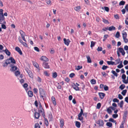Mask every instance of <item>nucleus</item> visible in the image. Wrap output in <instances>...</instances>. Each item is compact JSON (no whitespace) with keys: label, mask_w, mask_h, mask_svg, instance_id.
<instances>
[{"label":"nucleus","mask_w":128,"mask_h":128,"mask_svg":"<svg viewBox=\"0 0 128 128\" xmlns=\"http://www.w3.org/2000/svg\"><path fill=\"white\" fill-rule=\"evenodd\" d=\"M122 36L124 42L125 43H127L128 42V40L126 38L127 36V34L126 32H123L122 33Z\"/></svg>","instance_id":"obj_1"},{"label":"nucleus","mask_w":128,"mask_h":128,"mask_svg":"<svg viewBox=\"0 0 128 128\" xmlns=\"http://www.w3.org/2000/svg\"><path fill=\"white\" fill-rule=\"evenodd\" d=\"M10 60L11 62L13 64H15L16 63V61L14 58L12 57H10L8 60H7L5 62V63L6 64V66H7L8 64H10V62H8V60Z\"/></svg>","instance_id":"obj_2"},{"label":"nucleus","mask_w":128,"mask_h":128,"mask_svg":"<svg viewBox=\"0 0 128 128\" xmlns=\"http://www.w3.org/2000/svg\"><path fill=\"white\" fill-rule=\"evenodd\" d=\"M96 123L98 124L100 126H104V123L103 121L102 120L99 119L96 122Z\"/></svg>","instance_id":"obj_3"},{"label":"nucleus","mask_w":128,"mask_h":128,"mask_svg":"<svg viewBox=\"0 0 128 128\" xmlns=\"http://www.w3.org/2000/svg\"><path fill=\"white\" fill-rule=\"evenodd\" d=\"M10 66L11 67L10 70L13 72H15L16 70H18V69L17 68L14 66V64H11L10 65Z\"/></svg>","instance_id":"obj_4"},{"label":"nucleus","mask_w":128,"mask_h":128,"mask_svg":"<svg viewBox=\"0 0 128 128\" xmlns=\"http://www.w3.org/2000/svg\"><path fill=\"white\" fill-rule=\"evenodd\" d=\"M39 90L40 97L44 99L43 97L44 96L45 94L43 90L41 88H40L39 89Z\"/></svg>","instance_id":"obj_5"},{"label":"nucleus","mask_w":128,"mask_h":128,"mask_svg":"<svg viewBox=\"0 0 128 128\" xmlns=\"http://www.w3.org/2000/svg\"><path fill=\"white\" fill-rule=\"evenodd\" d=\"M4 16H0V24H6V22Z\"/></svg>","instance_id":"obj_6"},{"label":"nucleus","mask_w":128,"mask_h":128,"mask_svg":"<svg viewBox=\"0 0 128 128\" xmlns=\"http://www.w3.org/2000/svg\"><path fill=\"white\" fill-rule=\"evenodd\" d=\"M63 41L64 44L67 46H68L69 44L70 41L69 39H66L65 38L63 39Z\"/></svg>","instance_id":"obj_7"},{"label":"nucleus","mask_w":128,"mask_h":128,"mask_svg":"<svg viewBox=\"0 0 128 128\" xmlns=\"http://www.w3.org/2000/svg\"><path fill=\"white\" fill-rule=\"evenodd\" d=\"M42 66L45 68L49 69L50 68L48 63L45 62H44L43 63Z\"/></svg>","instance_id":"obj_8"},{"label":"nucleus","mask_w":128,"mask_h":128,"mask_svg":"<svg viewBox=\"0 0 128 128\" xmlns=\"http://www.w3.org/2000/svg\"><path fill=\"white\" fill-rule=\"evenodd\" d=\"M32 63L34 66L36 67V68L40 70V67L38 64L36 62L34 61H32Z\"/></svg>","instance_id":"obj_9"},{"label":"nucleus","mask_w":128,"mask_h":128,"mask_svg":"<svg viewBox=\"0 0 128 128\" xmlns=\"http://www.w3.org/2000/svg\"><path fill=\"white\" fill-rule=\"evenodd\" d=\"M118 50L119 52H121L122 55L124 56L125 52L122 48H118Z\"/></svg>","instance_id":"obj_10"},{"label":"nucleus","mask_w":128,"mask_h":128,"mask_svg":"<svg viewBox=\"0 0 128 128\" xmlns=\"http://www.w3.org/2000/svg\"><path fill=\"white\" fill-rule=\"evenodd\" d=\"M41 60L45 62H48V59L45 56H42L40 58Z\"/></svg>","instance_id":"obj_11"},{"label":"nucleus","mask_w":128,"mask_h":128,"mask_svg":"<svg viewBox=\"0 0 128 128\" xmlns=\"http://www.w3.org/2000/svg\"><path fill=\"white\" fill-rule=\"evenodd\" d=\"M60 120V126L62 128L64 125V120L63 119H61Z\"/></svg>","instance_id":"obj_12"},{"label":"nucleus","mask_w":128,"mask_h":128,"mask_svg":"<svg viewBox=\"0 0 128 128\" xmlns=\"http://www.w3.org/2000/svg\"><path fill=\"white\" fill-rule=\"evenodd\" d=\"M15 49L18 52L20 55H21L22 54V52L20 49L19 47L18 46L16 47Z\"/></svg>","instance_id":"obj_13"},{"label":"nucleus","mask_w":128,"mask_h":128,"mask_svg":"<svg viewBox=\"0 0 128 128\" xmlns=\"http://www.w3.org/2000/svg\"><path fill=\"white\" fill-rule=\"evenodd\" d=\"M27 72L30 77L32 78H33L34 77L33 74L31 71L30 70H28L27 71Z\"/></svg>","instance_id":"obj_14"},{"label":"nucleus","mask_w":128,"mask_h":128,"mask_svg":"<svg viewBox=\"0 0 128 128\" xmlns=\"http://www.w3.org/2000/svg\"><path fill=\"white\" fill-rule=\"evenodd\" d=\"M73 88L76 90H79V88L74 84L72 86Z\"/></svg>","instance_id":"obj_15"},{"label":"nucleus","mask_w":128,"mask_h":128,"mask_svg":"<svg viewBox=\"0 0 128 128\" xmlns=\"http://www.w3.org/2000/svg\"><path fill=\"white\" fill-rule=\"evenodd\" d=\"M40 113L38 112H35L34 113V117L35 118L38 119L39 118L40 114Z\"/></svg>","instance_id":"obj_16"},{"label":"nucleus","mask_w":128,"mask_h":128,"mask_svg":"<svg viewBox=\"0 0 128 128\" xmlns=\"http://www.w3.org/2000/svg\"><path fill=\"white\" fill-rule=\"evenodd\" d=\"M3 51L5 52L6 54L8 56H10V53L8 49L6 48L5 50H4Z\"/></svg>","instance_id":"obj_17"},{"label":"nucleus","mask_w":128,"mask_h":128,"mask_svg":"<svg viewBox=\"0 0 128 128\" xmlns=\"http://www.w3.org/2000/svg\"><path fill=\"white\" fill-rule=\"evenodd\" d=\"M55 106L56 104V100L54 96H52L51 98Z\"/></svg>","instance_id":"obj_18"},{"label":"nucleus","mask_w":128,"mask_h":128,"mask_svg":"<svg viewBox=\"0 0 128 128\" xmlns=\"http://www.w3.org/2000/svg\"><path fill=\"white\" fill-rule=\"evenodd\" d=\"M116 29L115 27L114 26H111L108 27V30L110 31L114 30Z\"/></svg>","instance_id":"obj_19"},{"label":"nucleus","mask_w":128,"mask_h":128,"mask_svg":"<svg viewBox=\"0 0 128 128\" xmlns=\"http://www.w3.org/2000/svg\"><path fill=\"white\" fill-rule=\"evenodd\" d=\"M99 95L100 96V98L102 99H103L104 96H105V94L103 93L100 92L99 93Z\"/></svg>","instance_id":"obj_20"},{"label":"nucleus","mask_w":128,"mask_h":128,"mask_svg":"<svg viewBox=\"0 0 128 128\" xmlns=\"http://www.w3.org/2000/svg\"><path fill=\"white\" fill-rule=\"evenodd\" d=\"M80 122L77 121L76 122L75 125L78 128H80Z\"/></svg>","instance_id":"obj_21"},{"label":"nucleus","mask_w":128,"mask_h":128,"mask_svg":"<svg viewBox=\"0 0 128 128\" xmlns=\"http://www.w3.org/2000/svg\"><path fill=\"white\" fill-rule=\"evenodd\" d=\"M20 34L22 37L25 36H26V34L25 32L22 30H20Z\"/></svg>","instance_id":"obj_22"},{"label":"nucleus","mask_w":128,"mask_h":128,"mask_svg":"<svg viewBox=\"0 0 128 128\" xmlns=\"http://www.w3.org/2000/svg\"><path fill=\"white\" fill-rule=\"evenodd\" d=\"M14 72L15 75L16 76H18L19 75H20V72L19 71L18 69L16 71H15Z\"/></svg>","instance_id":"obj_23"},{"label":"nucleus","mask_w":128,"mask_h":128,"mask_svg":"<svg viewBox=\"0 0 128 128\" xmlns=\"http://www.w3.org/2000/svg\"><path fill=\"white\" fill-rule=\"evenodd\" d=\"M28 94L29 97H31L33 95V92L31 91H29L28 92Z\"/></svg>","instance_id":"obj_24"},{"label":"nucleus","mask_w":128,"mask_h":128,"mask_svg":"<svg viewBox=\"0 0 128 128\" xmlns=\"http://www.w3.org/2000/svg\"><path fill=\"white\" fill-rule=\"evenodd\" d=\"M124 104V102L123 100H122L120 103L118 104V105L120 106V108H122L123 107Z\"/></svg>","instance_id":"obj_25"},{"label":"nucleus","mask_w":128,"mask_h":128,"mask_svg":"<svg viewBox=\"0 0 128 128\" xmlns=\"http://www.w3.org/2000/svg\"><path fill=\"white\" fill-rule=\"evenodd\" d=\"M82 115L78 114V120H80V121H82L83 118L82 116Z\"/></svg>","instance_id":"obj_26"},{"label":"nucleus","mask_w":128,"mask_h":128,"mask_svg":"<svg viewBox=\"0 0 128 128\" xmlns=\"http://www.w3.org/2000/svg\"><path fill=\"white\" fill-rule=\"evenodd\" d=\"M87 59V62L88 63H91L92 62V61L90 56H86Z\"/></svg>","instance_id":"obj_27"},{"label":"nucleus","mask_w":128,"mask_h":128,"mask_svg":"<svg viewBox=\"0 0 128 128\" xmlns=\"http://www.w3.org/2000/svg\"><path fill=\"white\" fill-rule=\"evenodd\" d=\"M74 10L77 11L79 12L81 8L80 6H78L75 7L74 8Z\"/></svg>","instance_id":"obj_28"},{"label":"nucleus","mask_w":128,"mask_h":128,"mask_svg":"<svg viewBox=\"0 0 128 128\" xmlns=\"http://www.w3.org/2000/svg\"><path fill=\"white\" fill-rule=\"evenodd\" d=\"M106 125L107 126L109 127H112V123L108 122L106 124Z\"/></svg>","instance_id":"obj_29"},{"label":"nucleus","mask_w":128,"mask_h":128,"mask_svg":"<svg viewBox=\"0 0 128 128\" xmlns=\"http://www.w3.org/2000/svg\"><path fill=\"white\" fill-rule=\"evenodd\" d=\"M44 120V123L46 126H48V125L49 123L48 121L46 118H45Z\"/></svg>","instance_id":"obj_30"},{"label":"nucleus","mask_w":128,"mask_h":128,"mask_svg":"<svg viewBox=\"0 0 128 128\" xmlns=\"http://www.w3.org/2000/svg\"><path fill=\"white\" fill-rule=\"evenodd\" d=\"M57 73L56 72L53 73L52 75V78H56L57 77Z\"/></svg>","instance_id":"obj_31"},{"label":"nucleus","mask_w":128,"mask_h":128,"mask_svg":"<svg viewBox=\"0 0 128 128\" xmlns=\"http://www.w3.org/2000/svg\"><path fill=\"white\" fill-rule=\"evenodd\" d=\"M120 34L119 32H117L115 36L116 37V38H118L120 37Z\"/></svg>","instance_id":"obj_32"},{"label":"nucleus","mask_w":128,"mask_h":128,"mask_svg":"<svg viewBox=\"0 0 128 128\" xmlns=\"http://www.w3.org/2000/svg\"><path fill=\"white\" fill-rule=\"evenodd\" d=\"M107 62L108 65H113L114 64V62L110 61H107Z\"/></svg>","instance_id":"obj_33"},{"label":"nucleus","mask_w":128,"mask_h":128,"mask_svg":"<svg viewBox=\"0 0 128 128\" xmlns=\"http://www.w3.org/2000/svg\"><path fill=\"white\" fill-rule=\"evenodd\" d=\"M102 21L103 22H104V23L106 24H108L109 23V22L108 21V20L105 19L104 18H102Z\"/></svg>","instance_id":"obj_34"},{"label":"nucleus","mask_w":128,"mask_h":128,"mask_svg":"<svg viewBox=\"0 0 128 128\" xmlns=\"http://www.w3.org/2000/svg\"><path fill=\"white\" fill-rule=\"evenodd\" d=\"M127 90H123L122 92V94L124 96Z\"/></svg>","instance_id":"obj_35"},{"label":"nucleus","mask_w":128,"mask_h":128,"mask_svg":"<svg viewBox=\"0 0 128 128\" xmlns=\"http://www.w3.org/2000/svg\"><path fill=\"white\" fill-rule=\"evenodd\" d=\"M90 82L92 84H96V81L95 80L92 79L91 80Z\"/></svg>","instance_id":"obj_36"},{"label":"nucleus","mask_w":128,"mask_h":128,"mask_svg":"<svg viewBox=\"0 0 128 128\" xmlns=\"http://www.w3.org/2000/svg\"><path fill=\"white\" fill-rule=\"evenodd\" d=\"M107 111L109 114H110L112 112V110H110V108L109 107L107 109Z\"/></svg>","instance_id":"obj_37"},{"label":"nucleus","mask_w":128,"mask_h":128,"mask_svg":"<svg viewBox=\"0 0 128 128\" xmlns=\"http://www.w3.org/2000/svg\"><path fill=\"white\" fill-rule=\"evenodd\" d=\"M95 42H94L92 41L91 42L90 47L92 48L95 45Z\"/></svg>","instance_id":"obj_38"},{"label":"nucleus","mask_w":128,"mask_h":128,"mask_svg":"<svg viewBox=\"0 0 128 128\" xmlns=\"http://www.w3.org/2000/svg\"><path fill=\"white\" fill-rule=\"evenodd\" d=\"M111 72L115 76L117 77L118 76V74L114 70H112L111 71Z\"/></svg>","instance_id":"obj_39"},{"label":"nucleus","mask_w":128,"mask_h":128,"mask_svg":"<svg viewBox=\"0 0 128 128\" xmlns=\"http://www.w3.org/2000/svg\"><path fill=\"white\" fill-rule=\"evenodd\" d=\"M125 86L124 84H121L119 87V88L121 90L123 89L125 87Z\"/></svg>","instance_id":"obj_40"},{"label":"nucleus","mask_w":128,"mask_h":128,"mask_svg":"<svg viewBox=\"0 0 128 128\" xmlns=\"http://www.w3.org/2000/svg\"><path fill=\"white\" fill-rule=\"evenodd\" d=\"M38 111V112L40 113H42L44 111V110L42 108V109L41 108H39Z\"/></svg>","instance_id":"obj_41"},{"label":"nucleus","mask_w":128,"mask_h":128,"mask_svg":"<svg viewBox=\"0 0 128 128\" xmlns=\"http://www.w3.org/2000/svg\"><path fill=\"white\" fill-rule=\"evenodd\" d=\"M125 4V2L124 1H120L119 4V5L120 6L123 5Z\"/></svg>","instance_id":"obj_42"},{"label":"nucleus","mask_w":128,"mask_h":128,"mask_svg":"<svg viewBox=\"0 0 128 128\" xmlns=\"http://www.w3.org/2000/svg\"><path fill=\"white\" fill-rule=\"evenodd\" d=\"M108 67L107 66H106L104 65L102 66V69L103 70H105L106 69V68H108Z\"/></svg>","instance_id":"obj_43"},{"label":"nucleus","mask_w":128,"mask_h":128,"mask_svg":"<svg viewBox=\"0 0 128 128\" xmlns=\"http://www.w3.org/2000/svg\"><path fill=\"white\" fill-rule=\"evenodd\" d=\"M44 75L46 76H50V74L48 73L47 71H44Z\"/></svg>","instance_id":"obj_44"},{"label":"nucleus","mask_w":128,"mask_h":128,"mask_svg":"<svg viewBox=\"0 0 128 128\" xmlns=\"http://www.w3.org/2000/svg\"><path fill=\"white\" fill-rule=\"evenodd\" d=\"M3 12V10L2 9H0V16H4Z\"/></svg>","instance_id":"obj_45"},{"label":"nucleus","mask_w":128,"mask_h":128,"mask_svg":"<svg viewBox=\"0 0 128 128\" xmlns=\"http://www.w3.org/2000/svg\"><path fill=\"white\" fill-rule=\"evenodd\" d=\"M82 68V66H78L77 67V68H76V69L77 70H79Z\"/></svg>","instance_id":"obj_46"},{"label":"nucleus","mask_w":128,"mask_h":128,"mask_svg":"<svg viewBox=\"0 0 128 128\" xmlns=\"http://www.w3.org/2000/svg\"><path fill=\"white\" fill-rule=\"evenodd\" d=\"M46 2L47 4L48 5H51V2L50 0H46Z\"/></svg>","instance_id":"obj_47"},{"label":"nucleus","mask_w":128,"mask_h":128,"mask_svg":"<svg viewBox=\"0 0 128 128\" xmlns=\"http://www.w3.org/2000/svg\"><path fill=\"white\" fill-rule=\"evenodd\" d=\"M127 115V112H125L124 114V116L123 117V119H125L126 118Z\"/></svg>","instance_id":"obj_48"},{"label":"nucleus","mask_w":128,"mask_h":128,"mask_svg":"<svg viewBox=\"0 0 128 128\" xmlns=\"http://www.w3.org/2000/svg\"><path fill=\"white\" fill-rule=\"evenodd\" d=\"M2 24L1 25L2 28L6 29V25L4 24Z\"/></svg>","instance_id":"obj_49"},{"label":"nucleus","mask_w":128,"mask_h":128,"mask_svg":"<svg viewBox=\"0 0 128 128\" xmlns=\"http://www.w3.org/2000/svg\"><path fill=\"white\" fill-rule=\"evenodd\" d=\"M101 106V104L100 103H98L97 105L96 108L97 109H100Z\"/></svg>","instance_id":"obj_50"},{"label":"nucleus","mask_w":128,"mask_h":128,"mask_svg":"<svg viewBox=\"0 0 128 128\" xmlns=\"http://www.w3.org/2000/svg\"><path fill=\"white\" fill-rule=\"evenodd\" d=\"M35 128H40V126L38 123L36 124L35 125Z\"/></svg>","instance_id":"obj_51"},{"label":"nucleus","mask_w":128,"mask_h":128,"mask_svg":"<svg viewBox=\"0 0 128 128\" xmlns=\"http://www.w3.org/2000/svg\"><path fill=\"white\" fill-rule=\"evenodd\" d=\"M104 88L105 91H107L108 90V88L107 86L105 85L104 87Z\"/></svg>","instance_id":"obj_52"},{"label":"nucleus","mask_w":128,"mask_h":128,"mask_svg":"<svg viewBox=\"0 0 128 128\" xmlns=\"http://www.w3.org/2000/svg\"><path fill=\"white\" fill-rule=\"evenodd\" d=\"M33 91L34 94H36L38 92V90L37 88H34L33 89Z\"/></svg>","instance_id":"obj_53"},{"label":"nucleus","mask_w":128,"mask_h":128,"mask_svg":"<svg viewBox=\"0 0 128 128\" xmlns=\"http://www.w3.org/2000/svg\"><path fill=\"white\" fill-rule=\"evenodd\" d=\"M104 10L106 11L107 12H108L109 11V8L108 7L106 6H104Z\"/></svg>","instance_id":"obj_54"},{"label":"nucleus","mask_w":128,"mask_h":128,"mask_svg":"<svg viewBox=\"0 0 128 128\" xmlns=\"http://www.w3.org/2000/svg\"><path fill=\"white\" fill-rule=\"evenodd\" d=\"M48 118L50 119V120H52V114H49L48 115Z\"/></svg>","instance_id":"obj_55"},{"label":"nucleus","mask_w":128,"mask_h":128,"mask_svg":"<svg viewBox=\"0 0 128 128\" xmlns=\"http://www.w3.org/2000/svg\"><path fill=\"white\" fill-rule=\"evenodd\" d=\"M102 47H98L97 49V50L98 51H100L102 50Z\"/></svg>","instance_id":"obj_56"},{"label":"nucleus","mask_w":128,"mask_h":128,"mask_svg":"<svg viewBox=\"0 0 128 128\" xmlns=\"http://www.w3.org/2000/svg\"><path fill=\"white\" fill-rule=\"evenodd\" d=\"M113 101L114 102H119V100L116 98H114L113 99Z\"/></svg>","instance_id":"obj_57"},{"label":"nucleus","mask_w":128,"mask_h":128,"mask_svg":"<svg viewBox=\"0 0 128 128\" xmlns=\"http://www.w3.org/2000/svg\"><path fill=\"white\" fill-rule=\"evenodd\" d=\"M118 98L120 100H122L123 98L122 96L120 94H119L118 96Z\"/></svg>","instance_id":"obj_58"},{"label":"nucleus","mask_w":128,"mask_h":128,"mask_svg":"<svg viewBox=\"0 0 128 128\" xmlns=\"http://www.w3.org/2000/svg\"><path fill=\"white\" fill-rule=\"evenodd\" d=\"M28 86V84L26 83H25L23 85V87L25 89H26V88Z\"/></svg>","instance_id":"obj_59"},{"label":"nucleus","mask_w":128,"mask_h":128,"mask_svg":"<svg viewBox=\"0 0 128 128\" xmlns=\"http://www.w3.org/2000/svg\"><path fill=\"white\" fill-rule=\"evenodd\" d=\"M123 66L122 64H120L117 66V67L118 68H121Z\"/></svg>","instance_id":"obj_60"},{"label":"nucleus","mask_w":128,"mask_h":128,"mask_svg":"<svg viewBox=\"0 0 128 128\" xmlns=\"http://www.w3.org/2000/svg\"><path fill=\"white\" fill-rule=\"evenodd\" d=\"M118 115L117 114H114L112 115V117L114 118H116L118 117Z\"/></svg>","instance_id":"obj_61"},{"label":"nucleus","mask_w":128,"mask_h":128,"mask_svg":"<svg viewBox=\"0 0 128 128\" xmlns=\"http://www.w3.org/2000/svg\"><path fill=\"white\" fill-rule=\"evenodd\" d=\"M75 76V74L74 73H72L70 74L69 75L70 77L71 78H72Z\"/></svg>","instance_id":"obj_62"},{"label":"nucleus","mask_w":128,"mask_h":128,"mask_svg":"<svg viewBox=\"0 0 128 128\" xmlns=\"http://www.w3.org/2000/svg\"><path fill=\"white\" fill-rule=\"evenodd\" d=\"M124 122H122L121 124L120 125V128H124Z\"/></svg>","instance_id":"obj_63"},{"label":"nucleus","mask_w":128,"mask_h":128,"mask_svg":"<svg viewBox=\"0 0 128 128\" xmlns=\"http://www.w3.org/2000/svg\"><path fill=\"white\" fill-rule=\"evenodd\" d=\"M122 78L124 80H125L126 78V76L125 74H123L122 75Z\"/></svg>","instance_id":"obj_64"}]
</instances>
